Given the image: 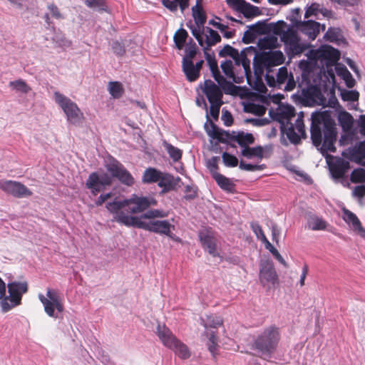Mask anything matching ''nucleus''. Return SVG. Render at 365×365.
<instances>
[{
  "label": "nucleus",
  "instance_id": "4be33fe9",
  "mask_svg": "<svg viewBox=\"0 0 365 365\" xmlns=\"http://www.w3.org/2000/svg\"><path fill=\"white\" fill-rule=\"evenodd\" d=\"M277 82L278 87L284 86V89L287 91H292L296 86L294 76L291 72H288L285 66L281 67L277 73Z\"/></svg>",
  "mask_w": 365,
  "mask_h": 365
},
{
  "label": "nucleus",
  "instance_id": "a18cd8bd",
  "mask_svg": "<svg viewBox=\"0 0 365 365\" xmlns=\"http://www.w3.org/2000/svg\"><path fill=\"white\" fill-rule=\"evenodd\" d=\"M192 12L195 22L197 24H204V23L205 22V17L202 11L201 6L198 4L192 6Z\"/></svg>",
  "mask_w": 365,
  "mask_h": 365
},
{
  "label": "nucleus",
  "instance_id": "a211bd4d",
  "mask_svg": "<svg viewBox=\"0 0 365 365\" xmlns=\"http://www.w3.org/2000/svg\"><path fill=\"white\" fill-rule=\"evenodd\" d=\"M282 41L293 55L302 53L306 46L300 42L296 31L292 29H287L282 36Z\"/></svg>",
  "mask_w": 365,
  "mask_h": 365
},
{
  "label": "nucleus",
  "instance_id": "1a4fd4ad",
  "mask_svg": "<svg viewBox=\"0 0 365 365\" xmlns=\"http://www.w3.org/2000/svg\"><path fill=\"white\" fill-rule=\"evenodd\" d=\"M38 298L42 303L46 314L51 317H55V309L58 312L63 311V306L56 290L47 288L46 294H38Z\"/></svg>",
  "mask_w": 365,
  "mask_h": 365
},
{
  "label": "nucleus",
  "instance_id": "4468645a",
  "mask_svg": "<svg viewBox=\"0 0 365 365\" xmlns=\"http://www.w3.org/2000/svg\"><path fill=\"white\" fill-rule=\"evenodd\" d=\"M112 177L107 173H92L86 182L87 188L90 189L93 195L103 190L106 186L111 185Z\"/></svg>",
  "mask_w": 365,
  "mask_h": 365
},
{
  "label": "nucleus",
  "instance_id": "7c9ffc66",
  "mask_svg": "<svg viewBox=\"0 0 365 365\" xmlns=\"http://www.w3.org/2000/svg\"><path fill=\"white\" fill-rule=\"evenodd\" d=\"M205 54H207V59L213 78L221 87L225 88L227 83L225 78L220 75L216 61L212 59L206 52Z\"/></svg>",
  "mask_w": 365,
  "mask_h": 365
},
{
  "label": "nucleus",
  "instance_id": "680f3d73",
  "mask_svg": "<svg viewBox=\"0 0 365 365\" xmlns=\"http://www.w3.org/2000/svg\"><path fill=\"white\" fill-rule=\"evenodd\" d=\"M227 5L235 11H240L242 6L245 5V0H226Z\"/></svg>",
  "mask_w": 365,
  "mask_h": 365
},
{
  "label": "nucleus",
  "instance_id": "bb28decb",
  "mask_svg": "<svg viewBox=\"0 0 365 365\" xmlns=\"http://www.w3.org/2000/svg\"><path fill=\"white\" fill-rule=\"evenodd\" d=\"M9 87L12 91L20 96L27 95L32 91L31 87L26 81L21 78L10 81Z\"/></svg>",
  "mask_w": 365,
  "mask_h": 365
},
{
  "label": "nucleus",
  "instance_id": "de8ad7c7",
  "mask_svg": "<svg viewBox=\"0 0 365 365\" xmlns=\"http://www.w3.org/2000/svg\"><path fill=\"white\" fill-rule=\"evenodd\" d=\"M207 336H208L207 346L208 349L212 355H215L217 350V338L213 331H207Z\"/></svg>",
  "mask_w": 365,
  "mask_h": 365
},
{
  "label": "nucleus",
  "instance_id": "ddd939ff",
  "mask_svg": "<svg viewBox=\"0 0 365 365\" xmlns=\"http://www.w3.org/2000/svg\"><path fill=\"white\" fill-rule=\"evenodd\" d=\"M9 311L21 303L24 294L28 292V283L26 281L11 282L7 284Z\"/></svg>",
  "mask_w": 365,
  "mask_h": 365
},
{
  "label": "nucleus",
  "instance_id": "6e6552de",
  "mask_svg": "<svg viewBox=\"0 0 365 365\" xmlns=\"http://www.w3.org/2000/svg\"><path fill=\"white\" fill-rule=\"evenodd\" d=\"M53 97L56 103L63 110L69 123L78 124L82 121L83 114L76 103L58 91L54 92Z\"/></svg>",
  "mask_w": 365,
  "mask_h": 365
},
{
  "label": "nucleus",
  "instance_id": "ea45409f",
  "mask_svg": "<svg viewBox=\"0 0 365 365\" xmlns=\"http://www.w3.org/2000/svg\"><path fill=\"white\" fill-rule=\"evenodd\" d=\"M263 148L261 146H257L254 148H250L247 146L245 147L242 150L241 154L247 158L257 157L259 159H262L263 158Z\"/></svg>",
  "mask_w": 365,
  "mask_h": 365
},
{
  "label": "nucleus",
  "instance_id": "7ed1b4c3",
  "mask_svg": "<svg viewBox=\"0 0 365 365\" xmlns=\"http://www.w3.org/2000/svg\"><path fill=\"white\" fill-rule=\"evenodd\" d=\"M269 115L273 119L281 123V128L289 140L293 143H298L301 137L305 136L304 125L302 118L304 114L300 112L297 114L295 123L292 122V118L295 117V110L292 106L279 103L276 109L270 108Z\"/></svg>",
  "mask_w": 365,
  "mask_h": 365
},
{
  "label": "nucleus",
  "instance_id": "e433bc0d",
  "mask_svg": "<svg viewBox=\"0 0 365 365\" xmlns=\"http://www.w3.org/2000/svg\"><path fill=\"white\" fill-rule=\"evenodd\" d=\"M212 176L222 189L227 191L233 190L234 184L229 178L216 172L212 173Z\"/></svg>",
  "mask_w": 365,
  "mask_h": 365
},
{
  "label": "nucleus",
  "instance_id": "37998d69",
  "mask_svg": "<svg viewBox=\"0 0 365 365\" xmlns=\"http://www.w3.org/2000/svg\"><path fill=\"white\" fill-rule=\"evenodd\" d=\"M164 147L173 161H178L182 157V151L170 143H164Z\"/></svg>",
  "mask_w": 365,
  "mask_h": 365
},
{
  "label": "nucleus",
  "instance_id": "4c0bfd02",
  "mask_svg": "<svg viewBox=\"0 0 365 365\" xmlns=\"http://www.w3.org/2000/svg\"><path fill=\"white\" fill-rule=\"evenodd\" d=\"M160 171L153 168H147L143 175L142 181L144 183H153L157 182L159 180Z\"/></svg>",
  "mask_w": 365,
  "mask_h": 365
},
{
  "label": "nucleus",
  "instance_id": "dca6fc26",
  "mask_svg": "<svg viewBox=\"0 0 365 365\" xmlns=\"http://www.w3.org/2000/svg\"><path fill=\"white\" fill-rule=\"evenodd\" d=\"M0 188L5 192L16 197H27L32 195V192L24 185L13 180H0Z\"/></svg>",
  "mask_w": 365,
  "mask_h": 365
},
{
  "label": "nucleus",
  "instance_id": "f3484780",
  "mask_svg": "<svg viewBox=\"0 0 365 365\" xmlns=\"http://www.w3.org/2000/svg\"><path fill=\"white\" fill-rule=\"evenodd\" d=\"M259 282L263 286L269 287L277 282V274L270 260H263L259 267Z\"/></svg>",
  "mask_w": 365,
  "mask_h": 365
},
{
  "label": "nucleus",
  "instance_id": "f8f14e48",
  "mask_svg": "<svg viewBox=\"0 0 365 365\" xmlns=\"http://www.w3.org/2000/svg\"><path fill=\"white\" fill-rule=\"evenodd\" d=\"M106 167L112 176L116 178L121 183L128 186L134 184L135 180L132 175L116 160L110 159L106 163Z\"/></svg>",
  "mask_w": 365,
  "mask_h": 365
},
{
  "label": "nucleus",
  "instance_id": "bf43d9fd",
  "mask_svg": "<svg viewBox=\"0 0 365 365\" xmlns=\"http://www.w3.org/2000/svg\"><path fill=\"white\" fill-rule=\"evenodd\" d=\"M239 168L241 170H247V171H255V170H262L264 168V165H252L244 163L241 162L239 165Z\"/></svg>",
  "mask_w": 365,
  "mask_h": 365
},
{
  "label": "nucleus",
  "instance_id": "20e7f679",
  "mask_svg": "<svg viewBox=\"0 0 365 365\" xmlns=\"http://www.w3.org/2000/svg\"><path fill=\"white\" fill-rule=\"evenodd\" d=\"M157 205V201L153 197L139 196L133 195L129 199L117 200L113 202H109L106 205V209L115 214L114 217L123 207H128L130 212L137 214L145 211L151 206Z\"/></svg>",
  "mask_w": 365,
  "mask_h": 365
},
{
  "label": "nucleus",
  "instance_id": "a19ab883",
  "mask_svg": "<svg viewBox=\"0 0 365 365\" xmlns=\"http://www.w3.org/2000/svg\"><path fill=\"white\" fill-rule=\"evenodd\" d=\"M187 36V32L183 29H180L175 33L173 39L178 49L181 50L184 47Z\"/></svg>",
  "mask_w": 365,
  "mask_h": 365
},
{
  "label": "nucleus",
  "instance_id": "09e8293b",
  "mask_svg": "<svg viewBox=\"0 0 365 365\" xmlns=\"http://www.w3.org/2000/svg\"><path fill=\"white\" fill-rule=\"evenodd\" d=\"M240 12L243 14L245 17H252L259 13V9L257 7L250 5L245 1V5L242 6Z\"/></svg>",
  "mask_w": 365,
  "mask_h": 365
},
{
  "label": "nucleus",
  "instance_id": "2f4dec72",
  "mask_svg": "<svg viewBox=\"0 0 365 365\" xmlns=\"http://www.w3.org/2000/svg\"><path fill=\"white\" fill-rule=\"evenodd\" d=\"M265 31V27L263 24L258 23L249 26V30L245 31L243 36V41L246 43L251 42L255 38L257 34H262Z\"/></svg>",
  "mask_w": 365,
  "mask_h": 365
},
{
  "label": "nucleus",
  "instance_id": "3c124183",
  "mask_svg": "<svg viewBox=\"0 0 365 365\" xmlns=\"http://www.w3.org/2000/svg\"><path fill=\"white\" fill-rule=\"evenodd\" d=\"M352 182H365V170L362 168L355 169L351 174Z\"/></svg>",
  "mask_w": 365,
  "mask_h": 365
},
{
  "label": "nucleus",
  "instance_id": "c85d7f7f",
  "mask_svg": "<svg viewBox=\"0 0 365 365\" xmlns=\"http://www.w3.org/2000/svg\"><path fill=\"white\" fill-rule=\"evenodd\" d=\"M307 226L308 229L313 231L325 230L328 227V223L319 216L310 215L307 218Z\"/></svg>",
  "mask_w": 365,
  "mask_h": 365
},
{
  "label": "nucleus",
  "instance_id": "cd10ccee",
  "mask_svg": "<svg viewBox=\"0 0 365 365\" xmlns=\"http://www.w3.org/2000/svg\"><path fill=\"white\" fill-rule=\"evenodd\" d=\"M339 122L342 127L343 130L345 132V135L342 136L341 141L344 140L346 135H349L353 126L354 119L351 114L346 111H341L338 115Z\"/></svg>",
  "mask_w": 365,
  "mask_h": 365
},
{
  "label": "nucleus",
  "instance_id": "5fc2aeb1",
  "mask_svg": "<svg viewBox=\"0 0 365 365\" xmlns=\"http://www.w3.org/2000/svg\"><path fill=\"white\" fill-rule=\"evenodd\" d=\"M53 41L59 46L63 48H69L72 46V41L63 35H56Z\"/></svg>",
  "mask_w": 365,
  "mask_h": 365
},
{
  "label": "nucleus",
  "instance_id": "79ce46f5",
  "mask_svg": "<svg viewBox=\"0 0 365 365\" xmlns=\"http://www.w3.org/2000/svg\"><path fill=\"white\" fill-rule=\"evenodd\" d=\"M108 89L110 94L114 98H120L124 92L123 85L118 81L110 82L108 86Z\"/></svg>",
  "mask_w": 365,
  "mask_h": 365
},
{
  "label": "nucleus",
  "instance_id": "b1692460",
  "mask_svg": "<svg viewBox=\"0 0 365 365\" xmlns=\"http://www.w3.org/2000/svg\"><path fill=\"white\" fill-rule=\"evenodd\" d=\"M205 129L211 138L216 139L220 142H225L229 137L228 133L217 128L212 121L205 124Z\"/></svg>",
  "mask_w": 365,
  "mask_h": 365
},
{
  "label": "nucleus",
  "instance_id": "338daca9",
  "mask_svg": "<svg viewBox=\"0 0 365 365\" xmlns=\"http://www.w3.org/2000/svg\"><path fill=\"white\" fill-rule=\"evenodd\" d=\"M319 6H320L318 4H316V3L312 4L306 10V12H305V14H304V17L306 19H308L311 16L317 15V12L319 11Z\"/></svg>",
  "mask_w": 365,
  "mask_h": 365
},
{
  "label": "nucleus",
  "instance_id": "0e129e2a",
  "mask_svg": "<svg viewBox=\"0 0 365 365\" xmlns=\"http://www.w3.org/2000/svg\"><path fill=\"white\" fill-rule=\"evenodd\" d=\"M112 49L118 56H123L125 52L124 44L119 41H114L113 43Z\"/></svg>",
  "mask_w": 365,
  "mask_h": 365
},
{
  "label": "nucleus",
  "instance_id": "4d7b16f0",
  "mask_svg": "<svg viewBox=\"0 0 365 365\" xmlns=\"http://www.w3.org/2000/svg\"><path fill=\"white\" fill-rule=\"evenodd\" d=\"M222 160L225 165L227 167H235L238 164L237 158L226 152L222 155Z\"/></svg>",
  "mask_w": 365,
  "mask_h": 365
},
{
  "label": "nucleus",
  "instance_id": "72a5a7b5",
  "mask_svg": "<svg viewBox=\"0 0 365 365\" xmlns=\"http://www.w3.org/2000/svg\"><path fill=\"white\" fill-rule=\"evenodd\" d=\"M200 238L204 248L213 257L217 256L215 239L208 235H201Z\"/></svg>",
  "mask_w": 365,
  "mask_h": 365
},
{
  "label": "nucleus",
  "instance_id": "f704fd0d",
  "mask_svg": "<svg viewBox=\"0 0 365 365\" xmlns=\"http://www.w3.org/2000/svg\"><path fill=\"white\" fill-rule=\"evenodd\" d=\"M336 70L337 74L345 81L347 87L353 88L354 86L355 80L345 66H336Z\"/></svg>",
  "mask_w": 365,
  "mask_h": 365
},
{
  "label": "nucleus",
  "instance_id": "9b49d317",
  "mask_svg": "<svg viewBox=\"0 0 365 365\" xmlns=\"http://www.w3.org/2000/svg\"><path fill=\"white\" fill-rule=\"evenodd\" d=\"M221 68L225 76L232 79L236 83H240L243 82L244 78H247L249 84H251L252 72L250 68V72L247 75L243 73V66L240 65L239 66L235 64V61H226L221 63Z\"/></svg>",
  "mask_w": 365,
  "mask_h": 365
},
{
  "label": "nucleus",
  "instance_id": "864d4df0",
  "mask_svg": "<svg viewBox=\"0 0 365 365\" xmlns=\"http://www.w3.org/2000/svg\"><path fill=\"white\" fill-rule=\"evenodd\" d=\"M197 51V48L194 42L188 43L185 47V56L182 59L192 61Z\"/></svg>",
  "mask_w": 365,
  "mask_h": 365
},
{
  "label": "nucleus",
  "instance_id": "423d86ee",
  "mask_svg": "<svg viewBox=\"0 0 365 365\" xmlns=\"http://www.w3.org/2000/svg\"><path fill=\"white\" fill-rule=\"evenodd\" d=\"M279 334L277 329L269 327L265 329L255 340V347L263 358H269L275 351Z\"/></svg>",
  "mask_w": 365,
  "mask_h": 365
},
{
  "label": "nucleus",
  "instance_id": "c756f323",
  "mask_svg": "<svg viewBox=\"0 0 365 365\" xmlns=\"http://www.w3.org/2000/svg\"><path fill=\"white\" fill-rule=\"evenodd\" d=\"M182 71L189 81H195L199 78L200 73L196 70L192 61L182 59Z\"/></svg>",
  "mask_w": 365,
  "mask_h": 365
},
{
  "label": "nucleus",
  "instance_id": "c03bdc74",
  "mask_svg": "<svg viewBox=\"0 0 365 365\" xmlns=\"http://www.w3.org/2000/svg\"><path fill=\"white\" fill-rule=\"evenodd\" d=\"M117 200H120L119 196H118L115 193L108 192L106 194L101 195L98 198L96 201V205L97 206L102 205L104 202H106V205L109 202H113Z\"/></svg>",
  "mask_w": 365,
  "mask_h": 365
},
{
  "label": "nucleus",
  "instance_id": "8fccbe9b",
  "mask_svg": "<svg viewBox=\"0 0 365 365\" xmlns=\"http://www.w3.org/2000/svg\"><path fill=\"white\" fill-rule=\"evenodd\" d=\"M341 97L345 101H356L359 99V93L356 91L341 90Z\"/></svg>",
  "mask_w": 365,
  "mask_h": 365
},
{
  "label": "nucleus",
  "instance_id": "6e6d98bb",
  "mask_svg": "<svg viewBox=\"0 0 365 365\" xmlns=\"http://www.w3.org/2000/svg\"><path fill=\"white\" fill-rule=\"evenodd\" d=\"M272 29L275 34L279 35L282 37L288 29L284 21H279L272 24Z\"/></svg>",
  "mask_w": 365,
  "mask_h": 365
},
{
  "label": "nucleus",
  "instance_id": "603ef678",
  "mask_svg": "<svg viewBox=\"0 0 365 365\" xmlns=\"http://www.w3.org/2000/svg\"><path fill=\"white\" fill-rule=\"evenodd\" d=\"M237 141L238 144L244 148L245 147H247V145L252 144L254 142V137L250 133H242L237 135Z\"/></svg>",
  "mask_w": 365,
  "mask_h": 365
},
{
  "label": "nucleus",
  "instance_id": "c9c22d12",
  "mask_svg": "<svg viewBox=\"0 0 365 365\" xmlns=\"http://www.w3.org/2000/svg\"><path fill=\"white\" fill-rule=\"evenodd\" d=\"M207 31L208 34L205 35V40H204L205 45L203 48L205 50L220 42L221 40L220 36L216 31L210 28H207Z\"/></svg>",
  "mask_w": 365,
  "mask_h": 365
},
{
  "label": "nucleus",
  "instance_id": "f257e3e1",
  "mask_svg": "<svg viewBox=\"0 0 365 365\" xmlns=\"http://www.w3.org/2000/svg\"><path fill=\"white\" fill-rule=\"evenodd\" d=\"M168 212L163 210H150L140 217L130 216L124 212L113 217V220L128 227H136L150 232L171 237L175 229L168 220H157V218L168 217Z\"/></svg>",
  "mask_w": 365,
  "mask_h": 365
},
{
  "label": "nucleus",
  "instance_id": "a878e982",
  "mask_svg": "<svg viewBox=\"0 0 365 365\" xmlns=\"http://www.w3.org/2000/svg\"><path fill=\"white\" fill-rule=\"evenodd\" d=\"M319 57H322L333 65L340 58V53L338 50L330 46H324L318 51Z\"/></svg>",
  "mask_w": 365,
  "mask_h": 365
},
{
  "label": "nucleus",
  "instance_id": "473e14b6",
  "mask_svg": "<svg viewBox=\"0 0 365 365\" xmlns=\"http://www.w3.org/2000/svg\"><path fill=\"white\" fill-rule=\"evenodd\" d=\"M188 2L189 0H162L163 6L173 12L177 11L179 7L183 13L189 6Z\"/></svg>",
  "mask_w": 365,
  "mask_h": 365
},
{
  "label": "nucleus",
  "instance_id": "2eb2a0df",
  "mask_svg": "<svg viewBox=\"0 0 365 365\" xmlns=\"http://www.w3.org/2000/svg\"><path fill=\"white\" fill-rule=\"evenodd\" d=\"M360 133L365 136V115H360L358 120ZM349 158L359 164L365 165V141L361 142L358 146H356L349 150Z\"/></svg>",
  "mask_w": 365,
  "mask_h": 365
},
{
  "label": "nucleus",
  "instance_id": "aec40b11",
  "mask_svg": "<svg viewBox=\"0 0 365 365\" xmlns=\"http://www.w3.org/2000/svg\"><path fill=\"white\" fill-rule=\"evenodd\" d=\"M342 218L356 235L365 240V228L362 226L360 220L354 213L346 208H343Z\"/></svg>",
  "mask_w": 365,
  "mask_h": 365
},
{
  "label": "nucleus",
  "instance_id": "5701e85b",
  "mask_svg": "<svg viewBox=\"0 0 365 365\" xmlns=\"http://www.w3.org/2000/svg\"><path fill=\"white\" fill-rule=\"evenodd\" d=\"M298 29L310 39L314 40L319 33L320 24L313 20L299 22Z\"/></svg>",
  "mask_w": 365,
  "mask_h": 365
},
{
  "label": "nucleus",
  "instance_id": "774afa93",
  "mask_svg": "<svg viewBox=\"0 0 365 365\" xmlns=\"http://www.w3.org/2000/svg\"><path fill=\"white\" fill-rule=\"evenodd\" d=\"M352 195L354 197L362 198L365 195V185H360L354 187Z\"/></svg>",
  "mask_w": 365,
  "mask_h": 365
},
{
  "label": "nucleus",
  "instance_id": "13d9d810",
  "mask_svg": "<svg viewBox=\"0 0 365 365\" xmlns=\"http://www.w3.org/2000/svg\"><path fill=\"white\" fill-rule=\"evenodd\" d=\"M277 43V39L275 37H264L259 42V45L262 48H270L275 47Z\"/></svg>",
  "mask_w": 365,
  "mask_h": 365
},
{
  "label": "nucleus",
  "instance_id": "58836bf2",
  "mask_svg": "<svg viewBox=\"0 0 365 365\" xmlns=\"http://www.w3.org/2000/svg\"><path fill=\"white\" fill-rule=\"evenodd\" d=\"M159 178L158 186L163 187L164 191H168L171 190L174 186V178L173 177L168 173H160Z\"/></svg>",
  "mask_w": 365,
  "mask_h": 365
},
{
  "label": "nucleus",
  "instance_id": "052dcab7",
  "mask_svg": "<svg viewBox=\"0 0 365 365\" xmlns=\"http://www.w3.org/2000/svg\"><path fill=\"white\" fill-rule=\"evenodd\" d=\"M251 227L252 229V231L256 235L257 237L262 242L267 240L266 236L264 235L262 227L260 225L257 223H252Z\"/></svg>",
  "mask_w": 365,
  "mask_h": 365
},
{
  "label": "nucleus",
  "instance_id": "69168bd1",
  "mask_svg": "<svg viewBox=\"0 0 365 365\" xmlns=\"http://www.w3.org/2000/svg\"><path fill=\"white\" fill-rule=\"evenodd\" d=\"M222 324V321L219 317H208L205 322V327H217Z\"/></svg>",
  "mask_w": 365,
  "mask_h": 365
},
{
  "label": "nucleus",
  "instance_id": "39448f33",
  "mask_svg": "<svg viewBox=\"0 0 365 365\" xmlns=\"http://www.w3.org/2000/svg\"><path fill=\"white\" fill-rule=\"evenodd\" d=\"M156 334L163 345L172 349L180 358L185 359L190 357V352L187 346L178 340L164 324L158 325Z\"/></svg>",
  "mask_w": 365,
  "mask_h": 365
},
{
  "label": "nucleus",
  "instance_id": "6ab92c4d",
  "mask_svg": "<svg viewBox=\"0 0 365 365\" xmlns=\"http://www.w3.org/2000/svg\"><path fill=\"white\" fill-rule=\"evenodd\" d=\"M203 92L207 96L212 107H220L222 104V92L221 89L211 80H206L204 82Z\"/></svg>",
  "mask_w": 365,
  "mask_h": 365
},
{
  "label": "nucleus",
  "instance_id": "9d476101",
  "mask_svg": "<svg viewBox=\"0 0 365 365\" xmlns=\"http://www.w3.org/2000/svg\"><path fill=\"white\" fill-rule=\"evenodd\" d=\"M224 53L225 54L231 56L234 60H235V64L237 66L242 65L243 66V73L247 75L250 72V58L255 53V48L250 46L238 53L237 50L235 49L230 46H226L223 50L220 52V54Z\"/></svg>",
  "mask_w": 365,
  "mask_h": 365
},
{
  "label": "nucleus",
  "instance_id": "0eeeda50",
  "mask_svg": "<svg viewBox=\"0 0 365 365\" xmlns=\"http://www.w3.org/2000/svg\"><path fill=\"white\" fill-rule=\"evenodd\" d=\"M253 56V68L255 74L257 76H260L264 68L271 66L282 64L284 61V56L282 52L279 51L264 52L258 53L255 48V53Z\"/></svg>",
  "mask_w": 365,
  "mask_h": 365
},
{
  "label": "nucleus",
  "instance_id": "f03ea898",
  "mask_svg": "<svg viewBox=\"0 0 365 365\" xmlns=\"http://www.w3.org/2000/svg\"><path fill=\"white\" fill-rule=\"evenodd\" d=\"M335 122L328 111L317 112L312 115L311 138L316 146L321 144L320 150L324 155L335 152Z\"/></svg>",
  "mask_w": 365,
  "mask_h": 365
},
{
  "label": "nucleus",
  "instance_id": "412c9836",
  "mask_svg": "<svg viewBox=\"0 0 365 365\" xmlns=\"http://www.w3.org/2000/svg\"><path fill=\"white\" fill-rule=\"evenodd\" d=\"M268 105V101L265 97L259 96L245 103L244 110L247 113L262 115L264 114Z\"/></svg>",
  "mask_w": 365,
  "mask_h": 365
},
{
  "label": "nucleus",
  "instance_id": "49530a36",
  "mask_svg": "<svg viewBox=\"0 0 365 365\" xmlns=\"http://www.w3.org/2000/svg\"><path fill=\"white\" fill-rule=\"evenodd\" d=\"M324 38L330 42L338 43L341 38V33L338 29H329L325 34Z\"/></svg>",
  "mask_w": 365,
  "mask_h": 365
},
{
  "label": "nucleus",
  "instance_id": "393cba45",
  "mask_svg": "<svg viewBox=\"0 0 365 365\" xmlns=\"http://www.w3.org/2000/svg\"><path fill=\"white\" fill-rule=\"evenodd\" d=\"M349 169V163L342 159H337L330 165V171L333 178L339 179L344 177Z\"/></svg>",
  "mask_w": 365,
  "mask_h": 365
},
{
  "label": "nucleus",
  "instance_id": "e2e57ef3",
  "mask_svg": "<svg viewBox=\"0 0 365 365\" xmlns=\"http://www.w3.org/2000/svg\"><path fill=\"white\" fill-rule=\"evenodd\" d=\"M47 8L48 10L50 11L51 17L56 19H63V15L61 14L58 8L56 5L51 4L48 5Z\"/></svg>",
  "mask_w": 365,
  "mask_h": 365
}]
</instances>
